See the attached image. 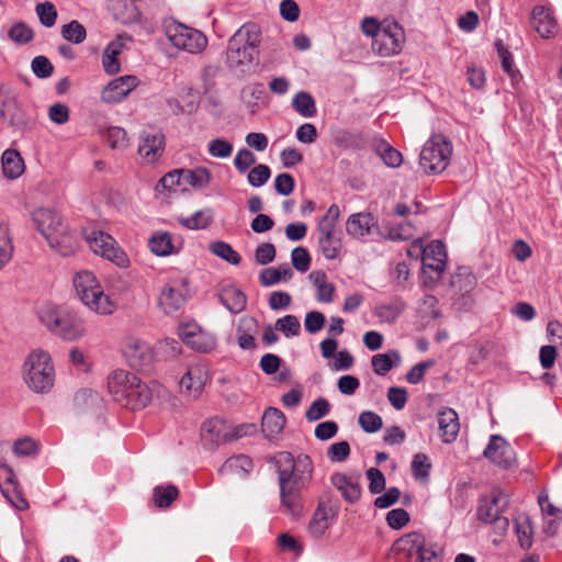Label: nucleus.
<instances>
[{
    "mask_svg": "<svg viewBox=\"0 0 562 562\" xmlns=\"http://www.w3.org/2000/svg\"><path fill=\"white\" fill-rule=\"evenodd\" d=\"M281 505L293 516L303 509V492L308 488L314 472L312 459L304 453L294 457L288 451L274 458Z\"/></svg>",
    "mask_w": 562,
    "mask_h": 562,
    "instance_id": "nucleus-1",
    "label": "nucleus"
},
{
    "mask_svg": "<svg viewBox=\"0 0 562 562\" xmlns=\"http://www.w3.org/2000/svg\"><path fill=\"white\" fill-rule=\"evenodd\" d=\"M108 390L120 405L137 411L146 407L153 398L149 386L135 373L119 369L108 378Z\"/></svg>",
    "mask_w": 562,
    "mask_h": 562,
    "instance_id": "nucleus-2",
    "label": "nucleus"
},
{
    "mask_svg": "<svg viewBox=\"0 0 562 562\" xmlns=\"http://www.w3.org/2000/svg\"><path fill=\"white\" fill-rule=\"evenodd\" d=\"M261 32L256 24H245L229 38L226 63L229 68L245 72L259 56Z\"/></svg>",
    "mask_w": 562,
    "mask_h": 562,
    "instance_id": "nucleus-3",
    "label": "nucleus"
},
{
    "mask_svg": "<svg viewBox=\"0 0 562 562\" xmlns=\"http://www.w3.org/2000/svg\"><path fill=\"white\" fill-rule=\"evenodd\" d=\"M22 376L33 392L48 393L55 381V370L49 353L42 349L32 350L23 362Z\"/></svg>",
    "mask_w": 562,
    "mask_h": 562,
    "instance_id": "nucleus-4",
    "label": "nucleus"
},
{
    "mask_svg": "<svg viewBox=\"0 0 562 562\" xmlns=\"http://www.w3.org/2000/svg\"><path fill=\"white\" fill-rule=\"evenodd\" d=\"M40 319L49 331L66 340H76L86 334L85 322L77 313L67 308L43 307Z\"/></svg>",
    "mask_w": 562,
    "mask_h": 562,
    "instance_id": "nucleus-5",
    "label": "nucleus"
},
{
    "mask_svg": "<svg viewBox=\"0 0 562 562\" xmlns=\"http://www.w3.org/2000/svg\"><path fill=\"white\" fill-rule=\"evenodd\" d=\"M74 285L78 296L89 310L100 315H110L115 311V303L104 293L91 271L83 270L76 273Z\"/></svg>",
    "mask_w": 562,
    "mask_h": 562,
    "instance_id": "nucleus-6",
    "label": "nucleus"
},
{
    "mask_svg": "<svg viewBox=\"0 0 562 562\" xmlns=\"http://www.w3.org/2000/svg\"><path fill=\"white\" fill-rule=\"evenodd\" d=\"M451 155V143L443 135L436 134L423 146L419 166L427 175L440 173L448 167Z\"/></svg>",
    "mask_w": 562,
    "mask_h": 562,
    "instance_id": "nucleus-7",
    "label": "nucleus"
},
{
    "mask_svg": "<svg viewBox=\"0 0 562 562\" xmlns=\"http://www.w3.org/2000/svg\"><path fill=\"white\" fill-rule=\"evenodd\" d=\"M339 216V206L331 204L317 224L318 247L328 260L337 259L342 249L341 237L336 234Z\"/></svg>",
    "mask_w": 562,
    "mask_h": 562,
    "instance_id": "nucleus-8",
    "label": "nucleus"
},
{
    "mask_svg": "<svg viewBox=\"0 0 562 562\" xmlns=\"http://www.w3.org/2000/svg\"><path fill=\"white\" fill-rule=\"evenodd\" d=\"M86 241L95 255L101 256L120 268L128 267L130 259L127 255L108 233L92 229L86 234Z\"/></svg>",
    "mask_w": 562,
    "mask_h": 562,
    "instance_id": "nucleus-9",
    "label": "nucleus"
},
{
    "mask_svg": "<svg viewBox=\"0 0 562 562\" xmlns=\"http://www.w3.org/2000/svg\"><path fill=\"white\" fill-rule=\"evenodd\" d=\"M405 43V33L403 27L394 20L385 19L382 21V29L372 41L374 53L390 57L401 53Z\"/></svg>",
    "mask_w": 562,
    "mask_h": 562,
    "instance_id": "nucleus-10",
    "label": "nucleus"
},
{
    "mask_svg": "<svg viewBox=\"0 0 562 562\" xmlns=\"http://www.w3.org/2000/svg\"><path fill=\"white\" fill-rule=\"evenodd\" d=\"M167 37L175 47L190 54H199L207 46V38L203 33L181 23L169 25Z\"/></svg>",
    "mask_w": 562,
    "mask_h": 562,
    "instance_id": "nucleus-11",
    "label": "nucleus"
},
{
    "mask_svg": "<svg viewBox=\"0 0 562 562\" xmlns=\"http://www.w3.org/2000/svg\"><path fill=\"white\" fill-rule=\"evenodd\" d=\"M209 369L203 362H196L188 367L179 384L181 392L191 397H199L209 381Z\"/></svg>",
    "mask_w": 562,
    "mask_h": 562,
    "instance_id": "nucleus-12",
    "label": "nucleus"
},
{
    "mask_svg": "<svg viewBox=\"0 0 562 562\" xmlns=\"http://www.w3.org/2000/svg\"><path fill=\"white\" fill-rule=\"evenodd\" d=\"M139 79L125 75L111 80L101 91V100L108 104L123 101L139 85Z\"/></svg>",
    "mask_w": 562,
    "mask_h": 562,
    "instance_id": "nucleus-13",
    "label": "nucleus"
},
{
    "mask_svg": "<svg viewBox=\"0 0 562 562\" xmlns=\"http://www.w3.org/2000/svg\"><path fill=\"white\" fill-rule=\"evenodd\" d=\"M179 336L187 346L199 352H210L216 346L215 337L202 330L195 324L182 326Z\"/></svg>",
    "mask_w": 562,
    "mask_h": 562,
    "instance_id": "nucleus-14",
    "label": "nucleus"
},
{
    "mask_svg": "<svg viewBox=\"0 0 562 562\" xmlns=\"http://www.w3.org/2000/svg\"><path fill=\"white\" fill-rule=\"evenodd\" d=\"M494 464L507 469L515 462V452L510 445L501 436L493 435L483 452Z\"/></svg>",
    "mask_w": 562,
    "mask_h": 562,
    "instance_id": "nucleus-15",
    "label": "nucleus"
},
{
    "mask_svg": "<svg viewBox=\"0 0 562 562\" xmlns=\"http://www.w3.org/2000/svg\"><path fill=\"white\" fill-rule=\"evenodd\" d=\"M165 149V136L160 131H143L139 137L138 153L147 162L158 160Z\"/></svg>",
    "mask_w": 562,
    "mask_h": 562,
    "instance_id": "nucleus-16",
    "label": "nucleus"
},
{
    "mask_svg": "<svg viewBox=\"0 0 562 562\" xmlns=\"http://www.w3.org/2000/svg\"><path fill=\"white\" fill-rule=\"evenodd\" d=\"M32 218L37 229L46 238V240L67 227L61 216L57 212L49 209L41 207L35 210L32 214Z\"/></svg>",
    "mask_w": 562,
    "mask_h": 562,
    "instance_id": "nucleus-17",
    "label": "nucleus"
},
{
    "mask_svg": "<svg viewBox=\"0 0 562 562\" xmlns=\"http://www.w3.org/2000/svg\"><path fill=\"white\" fill-rule=\"evenodd\" d=\"M506 495L494 490L488 495L484 496L480 501L477 508V517L484 522L491 524L497 516L501 515L503 507L506 505Z\"/></svg>",
    "mask_w": 562,
    "mask_h": 562,
    "instance_id": "nucleus-18",
    "label": "nucleus"
},
{
    "mask_svg": "<svg viewBox=\"0 0 562 562\" xmlns=\"http://www.w3.org/2000/svg\"><path fill=\"white\" fill-rule=\"evenodd\" d=\"M124 353L130 362V366L135 369L146 370L151 366V349L146 342L142 340L134 339L128 341L124 348Z\"/></svg>",
    "mask_w": 562,
    "mask_h": 562,
    "instance_id": "nucleus-19",
    "label": "nucleus"
},
{
    "mask_svg": "<svg viewBox=\"0 0 562 562\" xmlns=\"http://www.w3.org/2000/svg\"><path fill=\"white\" fill-rule=\"evenodd\" d=\"M220 302L233 314H238L246 308V294L232 283H222L217 289Z\"/></svg>",
    "mask_w": 562,
    "mask_h": 562,
    "instance_id": "nucleus-20",
    "label": "nucleus"
},
{
    "mask_svg": "<svg viewBox=\"0 0 562 562\" xmlns=\"http://www.w3.org/2000/svg\"><path fill=\"white\" fill-rule=\"evenodd\" d=\"M0 115L11 126L25 128L27 121L14 95L9 93L0 94Z\"/></svg>",
    "mask_w": 562,
    "mask_h": 562,
    "instance_id": "nucleus-21",
    "label": "nucleus"
},
{
    "mask_svg": "<svg viewBox=\"0 0 562 562\" xmlns=\"http://www.w3.org/2000/svg\"><path fill=\"white\" fill-rule=\"evenodd\" d=\"M532 26L542 38L553 37L559 32V26L552 11L546 7L533 8Z\"/></svg>",
    "mask_w": 562,
    "mask_h": 562,
    "instance_id": "nucleus-22",
    "label": "nucleus"
},
{
    "mask_svg": "<svg viewBox=\"0 0 562 562\" xmlns=\"http://www.w3.org/2000/svg\"><path fill=\"white\" fill-rule=\"evenodd\" d=\"M439 436L445 443L453 442L460 431V422L457 412L450 407H443L438 412Z\"/></svg>",
    "mask_w": 562,
    "mask_h": 562,
    "instance_id": "nucleus-23",
    "label": "nucleus"
},
{
    "mask_svg": "<svg viewBox=\"0 0 562 562\" xmlns=\"http://www.w3.org/2000/svg\"><path fill=\"white\" fill-rule=\"evenodd\" d=\"M446 247L440 240H432L423 250V266L440 276L446 268Z\"/></svg>",
    "mask_w": 562,
    "mask_h": 562,
    "instance_id": "nucleus-24",
    "label": "nucleus"
},
{
    "mask_svg": "<svg viewBox=\"0 0 562 562\" xmlns=\"http://www.w3.org/2000/svg\"><path fill=\"white\" fill-rule=\"evenodd\" d=\"M375 225L376 221L371 213H355L346 221V233L355 239H360L369 235Z\"/></svg>",
    "mask_w": 562,
    "mask_h": 562,
    "instance_id": "nucleus-25",
    "label": "nucleus"
},
{
    "mask_svg": "<svg viewBox=\"0 0 562 562\" xmlns=\"http://www.w3.org/2000/svg\"><path fill=\"white\" fill-rule=\"evenodd\" d=\"M538 504L543 516V531L547 535H554L558 531L562 519V510L555 507L549 499L547 493L541 492L538 496Z\"/></svg>",
    "mask_w": 562,
    "mask_h": 562,
    "instance_id": "nucleus-26",
    "label": "nucleus"
},
{
    "mask_svg": "<svg viewBox=\"0 0 562 562\" xmlns=\"http://www.w3.org/2000/svg\"><path fill=\"white\" fill-rule=\"evenodd\" d=\"M201 437L211 446L228 442V424L220 418H211L203 423Z\"/></svg>",
    "mask_w": 562,
    "mask_h": 562,
    "instance_id": "nucleus-27",
    "label": "nucleus"
},
{
    "mask_svg": "<svg viewBox=\"0 0 562 562\" xmlns=\"http://www.w3.org/2000/svg\"><path fill=\"white\" fill-rule=\"evenodd\" d=\"M131 41L127 35H119L114 41L108 44L102 56V65L108 75H115L121 70V64L117 56L122 53L125 42Z\"/></svg>",
    "mask_w": 562,
    "mask_h": 562,
    "instance_id": "nucleus-28",
    "label": "nucleus"
},
{
    "mask_svg": "<svg viewBox=\"0 0 562 562\" xmlns=\"http://www.w3.org/2000/svg\"><path fill=\"white\" fill-rule=\"evenodd\" d=\"M186 303V296L179 288L166 284L158 296V305L165 314L179 311Z\"/></svg>",
    "mask_w": 562,
    "mask_h": 562,
    "instance_id": "nucleus-29",
    "label": "nucleus"
},
{
    "mask_svg": "<svg viewBox=\"0 0 562 562\" xmlns=\"http://www.w3.org/2000/svg\"><path fill=\"white\" fill-rule=\"evenodd\" d=\"M333 485L340 492L344 499L350 504L356 503L361 496V487L358 481L344 473H335L331 476Z\"/></svg>",
    "mask_w": 562,
    "mask_h": 562,
    "instance_id": "nucleus-30",
    "label": "nucleus"
},
{
    "mask_svg": "<svg viewBox=\"0 0 562 562\" xmlns=\"http://www.w3.org/2000/svg\"><path fill=\"white\" fill-rule=\"evenodd\" d=\"M285 426L283 413L274 407H268L262 416L261 427L265 436L269 439L278 436Z\"/></svg>",
    "mask_w": 562,
    "mask_h": 562,
    "instance_id": "nucleus-31",
    "label": "nucleus"
},
{
    "mask_svg": "<svg viewBox=\"0 0 562 562\" xmlns=\"http://www.w3.org/2000/svg\"><path fill=\"white\" fill-rule=\"evenodd\" d=\"M373 151L383 160L390 168H397L403 162L402 154L391 146L385 139L374 138L372 142Z\"/></svg>",
    "mask_w": 562,
    "mask_h": 562,
    "instance_id": "nucleus-32",
    "label": "nucleus"
},
{
    "mask_svg": "<svg viewBox=\"0 0 562 562\" xmlns=\"http://www.w3.org/2000/svg\"><path fill=\"white\" fill-rule=\"evenodd\" d=\"M2 172L10 180L18 179L25 169L24 160L20 153L14 149H7L2 154Z\"/></svg>",
    "mask_w": 562,
    "mask_h": 562,
    "instance_id": "nucleus-33",
    "label": "nucleus"
},
{
    "mask_svg": "<svg viewBox=\"0 0 562 562\" xmlns=\"http://www.w3.org/2000/svg\"><path fill=\"white\" fill-rule=\"evenodd\" d=\"M49 246L61 256H69L77 248V238L72 232L65 227L48 240Z\"/></svg>",
    "mask_w": 562,
    "mask_h": 562,
    "instance_id": "nucleus-34",
    "label": "nucleus"
},
{
    "mask_svg": "<svg viewBox=\"0 0 562 562\" xmlns=\"http://www.w3.org/2000/svg\"><path fill=\"white\" fill-rule=\"evenodd\" d=\"M313 285L316 288V299L322 303H330L334 299L335 285L328 281L324 271H312L308 276Z\"/></svg>",
    "mask_w": 562,
    "mask_h": 562,
    "instance_id": "nucleus-35",
    "label": "nucleus"
},
{
    "mask_svg": "<svg viewBox=\"0 0 562 562\" xmlns=\"http://www.w3.org/2000/svg\"><path fill=\"white\" fill-rule=\"evenodd\" d=\"M252 469V461L248 456L238 454L228 458L220 468L223 475L245 476Z\"/></svg>",
    "mask_w": 562,
    "mask_h": 562,
    "instance_id": "nucleus-36",
    "label": "nucleus"
},
{
    "mask_svg": "<svg viewBox=\"0 0 562 562\" xmlns=\"http://www.w3.org/2000/svg\"><path fill=\"white\" fill-rule=\"evenodd\" d=\"M148 247L157 256L166 257L178 252L172 241V236L168 232H157L148 240Z\"/></svg>",
    "mask_w": 562,
    "mask_h": 562,
    "instance_id": "nucleus-37",
    "label": "nucleus"
},
{
    "mask_svg": "<svg viewBox=\"0 0 562 562\" xmlns=\"http://www.w3.org/2000/svg\"><path fill=\"white\" fill-rule=\"evenodd\" d=\"M494 46L502 59V68L509 76L512 85L516 87L522 79V75L514 67L513 55L502 40H496Z\"/></svg>",
    "mask_w": 562,
    "mask_h": 562,
    "instance_id": "nucleus-38",
    "label": "nucleus"
},
{
    "mask_svg": "<svg viewBox=\"0 0 562 562\" xmlns=\"http://www.w3.org/2000/svg\"><path fill=\"white\" fill-rule=\"evenodd\" d=\"M428 543L419 532H409L401 537L396 542V549L409 557L418 554Z\"/></svg>",
    "mask_w": 562,
    "mask_h": 562,
    "instance_id": "nucleus-39",
    "label": "nucleus"
},
{
    "mask_svg": "<svg viewBox=\"0 0 562 562\" xmlns=\"http://www.w3.org/2000/svg\"><path fill=\"white\" fill-rule=\"evenodd\" d=\"M331 518L333 516L330 515V509H328L323 504H319L312 517V520L310 521V533L314 538L322 537L326 529L329 527Z\"/></svg>",
    "mask_w": 562,
    "mask_h": 562,
    "instance_id": "nucleus-40",
    "label": "nucleus"
},
{
    "mask_svg": "<svg viewBox=\"0 0 562 562\" xmlns=\"http://www.w3.org/2000/svg\"><path fill=\"white\" fill-rule=\"evenodd\" d=\"M401 361L398 351L393 350L390 353H378L371 359V364L374 373L378 375H385L392 370L394 366H397Z\"/></svg>",
    "mask_w": 562,
    "mask_h": 562,
    "instance_id": "nucleus-41",
    "label": "nucleus"
},
{
    "mask_svg": "<svg viewBox=\"0 0 562 562\" xmlns=\"http://www.w3.org/2000/svg\"><path fill=\"white\" fill-rule=\"evenodd\" d=\"M179 496V490L173 484L158 485L153 491V501L158 508H168Z\"/></svg>",
    "mask_w": 562,
    "mask_h": 562,
    "instance_id": "nucleus-42",
    "label": "nucleus"
},
{
    "mask_svg": "<svg viewBox=\"0 0 562 562\" xmlns=\"http://www.w3.org/2000/svg\"><path fill=\"white\" fill-rule=\"evenodd\" d=\"M292 106L303 117H313L317 112L314 98L305 91H300L293 97Z\"/></svg>",
    "mask_w": 562,
    "mask_h": 562,
    "instance_id": "nucleus-43",
    "label": "nucleus"
},
{
    "mask_svg": "<svg viewBox=\"0 0 562 562\" xmlns=\"http://www.w3.org/2000/svg\"><path fill=\"white\" fill-rule=\"evenodd\" d=\"M292 278V271L288 265L278 268H266L259 274V281L263 286H271L281 280H289Z\"/></svg>",
    "mask_w": 562,
    "mask_h": 562,
    "instance_id": "nucleus-44",
    "label": "nucleus"
},
{
    "mask_svg": "<svg viewBox=\"0 0 562 562\" xmlns=\"http://www.w3.org/2000/svg\"><path fill=\"white\" fill-rule=\"evenodd\" d=\"M210 251L227 261L231 265L237 266L241 261L240 255L233 249V247L225 241H214L210 245Z\"/></svg>",
    "mask_w": 562,
    "mask_h": 562,
    "instance_id": "nucleus-45",
    "label": "nucleus"
},
{
    "mask_svg": "<svg viewBox=\"0 0 562 562\" xmlns=\"http://www.w3.org/2000/svg\"><path fill=\"white\" fill-rule=\"evenodd\" d=\"M212 215L205 211H198L188 217H179L178 222L188 229H203L212 223Z\"/></svg>",
    "mask_w": 562,
    "mask_h": 562,
    "instance_id": "nucleus-46",
    "label": "nucleus"
},
{
    "mask_svg": "<svg viewBox=\"0 0 562 562\" xmlns=\"http://www.w3.org/2000/svg\"><path fill=\"white\" fill-rule=\"evenodd\" d=\"M61 35L68 42L74 44L82 43L87 37L85 26L78 21L74 20L61 27Z\"/></svg>",
    "mask_w": 562,
    "mask_h": 562,
    "instance_id": "nucleus-47",
    "label": "nucleus"
},
{
    "mask_svg": "<svg viewBox=\"0 0 562 562\" xmlns=\"http://www.w3.org/2000/svg\"><path fill=\"white\" fill-rule=\"evenodd\" d=\"M359 425L362 428L363 431L368 434H373L379 431L382 426L383 422L382 418L372 411H364L359 415Z\"/></svg>",
    "mask_w": 562,
    "mask_h": 562,
    "instance_id": "nucleus-48",
    "label": "nucleus"
},
{
    "mask_svg": "<svg viewBox=\"0 0 562 562\" xmlns=\"http://www.w3.org/2000/svg\"><path fill=\"white\" fill-rule=\"evenodd\" d=\"M38 449V442L30 437L18 439L13 445V452L16 457H35Z\"/></svg>",
    "mask_w": 562,
    "mask_h": 562,
    "instance_id": "nucleus-49",
    "label": "nucleus"
},
{
    "mask_svg": "<svg viewBox=\"0 0 562 562\" xmlns=\"http://www.w3.org/2000/svg\"><path fill=\"white\" fill-rule=\"evenodd\" d=\"M276 329L282 331L286 337L297 336L301 333V324L296 316L289 314L277 319Z\"/></svg>",
    "mask_w": 562,
    "mask_h": 562,
    "instance_id": "nucleus-50",
    "label": "nucleus"
},
{
    "mask_svg": "<svg viewBox=\"0 0 562 562\" xmlns=\"http://www.w3.org/2000/svg\"><path fill=\"white\" fill-rule=\"evenodd\" d=\"M9 37L19 44H26L33 40V30L23 22H18L11 26L8 33Z\"/></svg>",
    "mask_w": 562,
    "mask_h": 562,
    "instance_id": "nucleus-51",
    "label": "nucleus"
},
{
    "mask_svg": "<svg viewBox=\"0 0 562 562\" xmlns=\"http://www.w3.org/2000/svg\"><path fill=\"white\" fill-rule=\"evenodd\" d=\"M35 10L41 23L44 26L52 27L55 25L57 19V11L52 2L46 1L43 3H38Z\"/></svg>",
    "mask_w": 562,
    "mask_h": 562,
    "instance_id": "nucleus-52",
    "label": "nucleus"
},
{
    "mask_svg": "<svg viewBox=\"0 0 562 562\" xmlns=\"http://www.w3.org/2000/svg\"><path fill=\"white\" fill-rule=\"evenodd\" d=\"M209 154L215 158H227L233 153V145L228 140L217 137L207 145Z\"/></svg>",
    "mask_w": 562,
    "mask_h": 562,
    "instance_id": "nucleus-53",
    "label": "nucleus"
},
{
    "mask_svg": "<svg viewBox=\"0 0 562 562\" xmlns=\"http://www.w3.org/2000/svg\"><path fill=\"white\" fill-rule=\"evenodd\" d=\"M330 409L329 402L326 398H318L314 401L305 413V417L310 422H316L325 417Z\"/></svg>",
    "mask_w": 562,
    "mask_h": 562,
    "instance_id": "nucleus-54",
    "label": "nucleus"
},
{
    "mask_svg": "<svg viewBox=\"0 0 562 562\" xmlns=\"http://www.w3.org/2000/svg\"><path fill=\"white\" fill-rule=\"evenodd\" d=\"M13 244L9 234L0 229V270H2L12 259Z\"/></svg>",
    "mask_w": 562,
    "mask_h": 562,
    "instance_id": "nucleus-55",
    "label": "nucleus"
},
{
    "mask_svg": "<svg viewBox=\"0 0 562 562\" xmlns=\"http://www.w3.org/2000/svg\"><path fill=\"white\" fill-rule=\"evenodd\" d=\"M271 171L267 165H257L248 173V182L252 187L263 186L270 178Z\"/></svg>",
    "mask_w": 562,
    "mask_h": 562,
    "instance_id": "nucleus-56",
    "label": "nucleus"
},
{
    "mask_svg": "<svg viewBox=\"0 0 562 562\" xmlns=\"http://www.w3.org/2000/svg\"><path fill=\"white\" fill-rule=\"evenodd\" d=\"M31 68L37 78H48L54 71V66L45 56H36L32 63Z\"/></svg>",
    "mask_w": 562,
    "mask_h": 562,
    "instance_id": "nucleus-57",
    "label": "nucleus"
},
{
    "mask_svg": "<svg viewBox=\"0 0 562 562\" xmlns=\"http://www.w3.org/2000/svg\"><path fill=\"white\" fill-rule=\"evenodd\" d=\"M430 468H431V464L426 454L417 453L414 456V459L412 461V472H413L414 477H416V479L427 477L429 475Z\"/></svg>",
    "mask_w": 562,
    "mask_h": 562,
    "instance_id": "nucleus-58",
    "label": "nucleus"
},
{
    "mask_svg": "<svg viewBox=\"0 0 562 562\" xmlns=\"http://www.w3.org/2000/svg\"><path fill=\"white\" fill-rule=\"evenodd\" d=\"M292 265L300 272H306L311 265V256L303 247H296L291 254Z\"/></svg>",
    "mask_w": 562,
    "mask_h": 562,
    "instance_id": "nucleus-59",
    "label": "nucleus"
},
{
    "mask_svg": "<svg viewBox=\"0 0 562 562\" xmlns=\"http://www.w3.org/2000/svg\"><path fill=\"white\" fill-rule=\"evenodd\" d=\"M350 454V445L347 441L333 443L327 450V457L331 462H342Z\"/></svg>",
    "mask_w": 562,
    "mask_h": 562,
    "instance_id": "nucleus-60",
    "label": "nucleus"
},
{
    "mask_svg": "<svg viewBox=\"0 0 562 562\" xmlns=\"http://www.w3.org/2000/svg\"><path fill=\"white\" fill-rule=\"evenodd\" d=\"M366 474L369 480V491L372 494H379L385 488V476L379 469L370 468Z\"/></svg>",
    "mask_w": 562,
    "mask_h": 562,
    "instance_id": "nucleus-61",
    "label": "nucleus"
},
{
    "mask_svg": "<svg viewBox=\"0 0 562 562\" xmlns=\"http://www.w3.org/2000/svg\"><path fill=\"white\" fill-rule=\"evenodd\" d=\"M409 521L408 513L403 508L392 509L386 515L387 525L395 530L402 529Z\"/></svg>",
    "mask_w": 562,
    "mask_h": 562,
    "instance_id": "nucleus-62",
    "label": "nucleus"
},
{
    "mask_svg": "<svg viewBox=\"0 0 562 562\" xmlns=\"http://www.w3.org/2000/svg\"><path fill=\"white\" fill-rule=\"evenodd\" d=\"M106 140L113 149L123 148L127 144V134L124 128L112 126L106 132Z\"/></svg>",
    "mask_w": 562,
    "mask_h": 562,
    "instance_id": "nucleus-63",
    "label": "nucleus"
},
{
    "mask_svg": "<svg viewBox=\"0 0 562 562\" xmlns=\"http://www.w3.org/2000/svg\"><path fill=\"white\" fill-rule=\"evenodd\" d=\"M256 156L246 148L239 149L234 159L236 169L244 173L256 162Z\"/></svg>",
    "mask_w": 562,
    "mask_h": 562,
    "instance_id": "nucleus-64",
    "label": "nucleus"
}]
</instances>
